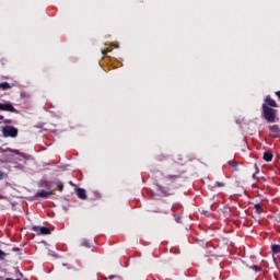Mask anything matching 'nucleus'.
I'll return each instance as SVG.
<instances>
[{"mask_svg":"<svg viewBox=\"0 0 280 280\" xmlns=\"http://www.w3.org/2000/svg\"><path fill=\"white\" fill-rule=\"evenodd\" d=\"M275 108H279L277 101L270 97V95L266 96L265 103L262 104L261 117H264L268 124H275V121H279L277 109Z\"/></svg>","mask_w":280,"mask_h":280,"instance_id":"f257e3e1","label":"nucleus"},{"mask_svg":"<svg viewBox=\"0 0 280 280\" xmlns=\"http://www.w3.org/2000/svg\"><path fill=\"white\" fill-rule=\"evenodd\" d=\"M1 132L4 139H16V137H19V129L14 126L5 125L2 127Z\"/></svg>","mask_w":280,"mask_h":280,"instance_id":"f03ea898","label":"nucleus"},{"mask_svg":"<svg viewBox=\"0 0 280 280\" xmlns=\"http://www.w3.org/2000/svg\"><path fill=\"white\" fill-rule=\"evenodd\" d=\"M156 191L163 196V198H168V196H174V188L172 187V184H167L166 186H163L159 183L155 184Z\"/></svg>","mask_w":280,"mask_h":280,"instance_id":"7ed1b4c3","label":"nucleus"},{"mask_svg":"<svg viewBox=\"0 0 280 280\" xmlns=\"http://www.w3.org/2000/svg\"><path fill=\"white\" fill-rule=\"evenodd\" d=\"M172 170L175 172V174L166 175L165 180H177V178H180L183 174H185V171L180 170V164H173Z\"/></svg>","mask_w":280,"mask_h":280,"instance_id":"20e7f679","label":"nucleus"},{"mask_svg":"<svg viewBox=\"0 0 280 280\" xmlns=\"http://www.w3.org/2000/svg\"><path fill=\"white\" fill-rule=\"evenodd\" d=\"M269 130V137L272 139H279L280 138V127L279 125H270L268 127Z\"/></svg>","mask_w":280,"mask_h":280,"instance_id":"39448f33","label":"nucleus"},{"mask_svg":"<svg viewBox=\"0 0 280 280\" xmlns=\"http://www.w3.org/2000/svg\"><path fill=\"white\" fill-rule=\"evenodd\" d=\"M0 110H3L4 113H19L12 103H0Z\"/></svg>","mask_w":280,"mask_h":280,"instance_id":"423d86ee","label":"nucleus"},{"mask_svg":"<svg viewBox=\"0 0 280 280\" xmlns=\"http://www.w3.org/2000/svg\"><path fill=\"white\" fill-rule=\"evenodd\" d=\"M32 231H35V233H37V235H51V230H49V228H45V226L34 225L32 228Z\"/></svg>","mask_w":280,"mask_h":280,"instance_id":"0eeeda50","label":"nucleus"},{"mask_svg":"<svg viewBox=\"0 0 280 280\" xmlns=\"http://www.w3.org/2000/svg\"><path fill=\"white\" fill-rule=\"evenodd\" d=\"M37 198H49V196H54V191L49 190H45V189H42L39 191H37L36 194Z\"/></svg>","mask_w":280,"mask_h":280,"instance_id":"6e6552de","label":"nucleus"},{"mask_svg":"<svg viewBox=\"0 0 280 280\" xmlns=\"http://www.w3.org/2000/svg\"><path fill=\"white\" fill-rule=\"evenodd\" d=\"M77 196L80 198V200H86V190L84 188H78L77 189Z\"/></svg>","mask_w":280,"mask_h":280,"instance_id":"1a4fd4ad","label":"nucleus"},{"mask_svg":"<svg viewBox=\"0 0 280 280\" xmlns=\"http://www.w3.org/2000/svg\"><path fill=\"white\" fill-rule=\"evenodd\" d=\"M262 159H264V161H266L267 163H270V161H272V159H275V155L272 154V152L266 151V152L264 153Z\"/></svg>","mask_w":280,"mask_h":280,"instance_id":"9d476101","label":"nucleus"},{"mask_svg":"<svg viewBox=\"0 0 280 280\" xmlns=\"http://www.w3.org/2000/svg\"><path fill=\"white\" fill-rule=\"evenodd\" d=\"M254 209L258 215H261V213H264V208H261V203H255Z\"/></svg>","mask_w":280,"mask_h":280,"instance_id":"9b49d317","label":"nucleus"},{"mask_svg":"<svg viewBox=\"0 0 280 280\" xmlns=\"http://www.w3.org/2000/svg\"><path fill=\"white\" fill-rule=\"evenodd\" d=\"M228 165H230V167H233L234 172H240V168L237 167V162H235V160H230L228 162Z\"/></svg>","mask_w":280,"mask_h":280,"instance_id":"f8f14e48","label":"nucleus"},{"mask_svg":"<svg viewBox=\"0 0 280 280\" xmlns=\"http://www.w3.org/2000/svg\"><path fill=\"white\" fill-rule=\"evenodd\" d=\"M254 167H255L256 172L253 174V178H256V177H257V174H259V166H258L257 164H255ZM257 180H259V182H261V180L266 182V178H264V177L258 178V177H257Z\"/></svg>","mask_w":280,"mask_h":280,"instance_id":"ddd939ff","label":"nucleus"},{"mask_svg":"<svg viewBox=\"0 0 280 280\" xmlns=\"http://www.w3.org/2000/svg\"><path fill=\"white\" fill-rule=\"evenodd\" d=\"M0 89L2 91H8V90L12 89V85L8 82H2V83H0Z\"/></svg>","mask_w":280,"mask_h":280,"instance_id":"4468645a","label":"nucleus"},{"mask_svg":"<svg viewBox=\"0 0 280 280\" xmlns=\"http://www.w3.org/2000/svg\"><path fill=\"white\" fill-rule=\"evenodd\" d=\"M271 249H272V253H275V255L279 254L280 253V245H271Z\"/></svg>","mask_w":280,"mask_h":280,"instance_id":"2eb2a0df","label":"nucleus"},{"mask_svg":"<svg viewBox=\"0 0 280 280\" xmlns=\"http://www.w3.org/2000/svg\"><path fill=\"white\" fill-rule=\"evenodd\" d=\"M250 270H254L255 272H261V267L257 266V265H253L249 267Z\"/></svg>","mask_w":280,"mask_h":280,"instance_id":"dca6fc26","label":"nucleus"},{"mask_svg":"<svg viewBox=\"0 0 280 280\" xmlns=\"http://www.w3.org/2000/svg\"><path fill=\"white\" fill-rule=\"evenodd\" d=\"M56 186L58 188L59 191H63L65 189V184H62V182H56Z\"/></svg>","mask_w":280,"mask_h":280,"instance_id":"f3484780","label":"nucleus"},{"mask_svg":"<svg viewBox=\"0 0 280 280\" xmlns=\"http://www.w3.org/2000/svg\"><path fill=\"white\" fill-rule=\"evenodd\" d=\"M109 280H124L120 276H109Z\"/></svg>","mask_w":280,"mask_h":280,"instance_id":"a211bd4d","label":"nucleus"},{"mask_svg":"<svg viewBox=\"0 0 280 280\" xmlns=\"http://www.w3.org/2000/svg\"><path fill=\"white\" fill-rule=\"evenodd\" d=\"M4 178H8V174L3 173V171H0V180H3Z\"/></svg>","mask_w":280,"mask_h":280,"instance_id":"6ab92c4d","label":"nucleus"},{"mask_svg":"<svg viewBox=\"0 0 280 280\" xmlns=\"http://www.w3.org/2000/svg\"><path fill=\"white\" fill-rule=\"evenodd\" d=\"M81 246H85V248H91V244H89V241H83L81 243Z\"/></svg>","mask_w":280,"mask_h":280,"instance_id":"aec40b11","label":"nucleus"},{"mask_svg":"<svg viewBox=\"0 0 280 280\" xmlns=\"http://www.w3.org/2000/svg\"><path fill=\"white\" fill-rule=\"evenodd\" d=\"M224 183H222V182H217L215 184H214V187H224Z\"/></svg>","mask_w":280,"mask_h":280,"instance_id":"412c9836","label":"nucleus"},{"mask_svg":"<svg viewBox=\"0 0 280 280\" xmlns=\"http://www.w3.org/2000/svg\"><path fill=\"white\" fill-rule=\"evenodd\" d=\"M5 257V253L0 249V259H3Z\"/></svg>","mask_w":280,"mask_h":280,"instance_id":"4be33fe9","label":"nucleus"},{"mask_svg":"<svg viewBox=\"0 0 280 280\" xmlns=\"http://www.w3.org/2000/svg\"><path fill=\"white\" fill-rule=\"evenodd\" d=\"M3 124H12V119H4Z\"/></svg>","mask_w":280,"mask_h":280,"instance_id":"5701e85b","label":"nucleus"},{"mask_svg":"<svg viewBox=\"0 0 280 280\" xmlns=\"http://www.w3.org/2000/svg\"><path fill=\"white\" fill-rule=\"evenodd\" d=\"M51 185V182H45V187H49Z\"/></svg>","mask_w":280,"mask_h":280,"instance_id":"b1692460","label":"nucleus"},{"mask_svg":"<svg viewBox=\"0 0 280 280\" xmlns=\"http://www.w3.org/2000/svg\"><path fill=\"white\" fill-rule=\"evenodd\" d=\"M110 51V46L107 45L106 47V54H108Z\"/></svg>","mask_w":280,"mask_h":280,"instance_id":"393cba45","label":"nucleus"},{"mask_svg":"<svg viewBox=\"0 0 280 280\" xmlns=\"http://www.w3.org/2000/svg\"><path fill=\"white\" fill-rule=\"evenodd\" d=\"M163 159H165V156L160 155L158 160H159V161H163Z\"/></svg>","mask_w":280,"mask_h":280,"instance_id":"a878e982","label":"nucleus"},{"mask_svg":"<svg viewBox=\"0 0 280 280\" xmlns=\"http://www.w3.org/2000/svg\"><path fill=\"white\" fill-rule=\"evenodd\" d=\"M114 47H115L116 49H119V44H115Z\"/></svg>","mask_w":280,"mask_h":280,"instance_id":"bb28decb","label":"nucleus"},{"mask_svg":"<svg viewBox=\"0 0 280 280\" xmlns=\"http://www.w3.org/2000/svg\"><path fill=\"white\" fill-rule=\"evenodd\" d=\"M103 56H106V50H102Z\"/></svg>","mask_w":280,"mask_h":280,"instance_id":"cd10ccee","label":"nucleus"},{"mask_svg":"<svg viewBox=\"0 0 280 280\" xmlns=\"http://www.w3.org/2000/svg\"><path fill=\"white\" fill-rule=\"evenodd\" d=\"M0 119H3V115H0Z\"/></svg>","mask_w":280,"mask_h":280,"instance_id":"c85d7f7f","label":"nucleus"}]
</instances>
